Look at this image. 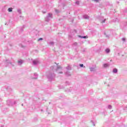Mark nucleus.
I'll use <instances>...</instances> for the list:
<instances>
[{"mask_svg": "<svg viewBox=\"0 0 127 127\" xmlns=\"http://www.w3.org/2000/svg\"><path fill=\"white\" fill-rule=\"evenodd\" d=\"M54 67L55 66H51V70L46 73L47 78L50 82H52L55 79V77H56V74L54 73Z\"/></svg>", "mask_w": 127, "mask_h": 127, "instance_id": "nucleus-1", "label": "nucleus"}, {"mask_svg": "<svg viewBox=\"0 0 127 127\" xmlns=\"http://www.w3.org/2000/svg\"><path fill=\"white\" fill-rule=\"evenodd\" d=\"M104 35H105L106 38H110L111 36V34H112V31L111 30H107L104 33Z\"/></svg>", "mask_w": 127, "mask_h": 127, "instance_id": "nucleus-2", "label": "nucleus"}, {"mask_svg": "<svg viewBox=\"0 0 127 127\" xmlns=\"http://www.w3.org/2000/svg\"><path fill=\"white\" fill-rule=\"evenodd\" d=\"M51 18H53L52 13H49L48 15L45 18V21L48 22V21H49Z\"/></svg>", "mask_w": 127, "mask_h": 127, "instance_id": "nucleus-3", "label": "nucleus"}, {"mask_svg": "<svg viewBox=\"0 0 127 127\" xmlns=\"http://www.w3.org/2000/svg\"><path fill=\"white\" fill-rule=\"evenodd\" d=\"M32 64H33V65L36 66V65H38V64H39V61L37 59L34 60L32 61Z\"/></svg>", "mask_w": 127, "mask_h": 127, "instance_id": "nucleus-4", "label": "nucleus"}, {"mask_svg": "<svg viewBox=\"0 0 127 127\" xmlns=\"http://www.w3.org/2000/svg\"><path fill=\"white\" fill-rule=\"evenodd\" d=\"M65 75L67 77H69V76H71V73L69 71V70H66V72H65Z\"/></svg>", "mask_w": 127, "mask_h": 127, "instance_id": "nucleus-5", "label": "nucleus"}, {"mask_svg": "<svg viewBox=\"0 0 127 127\" xmlns=\"http://www.w3.org/2000/svg\"><path fill=\"white\" fill-rule=\"evenodd\" d=\"M37 78H38V74L37 73H35L34 74L33 79H37Z\"/></svg>", "mask_w": 127, "mask_h": 127, "instance_id": "nucleus-6", "label": "nucleus"}, {"mask_svg": "<svg viewBox=\"0 0 127 127\" xmlns=\"http://www.w3.org/2000/svg\"><path fill=\"white\" fill-rule=\"evenodd\" d=\"M83 18H84V19H89V18H90V17L88 15H83Z\"/></svg>", "mask_w": 127, "mask_h": 127, "instance_id": "nucleus-7", "label": "nucleus"}, {"mask_svg": "<svg viewBox=\"0 0 127 127\" xmlns=\"http://www.w3.org/2000/svg\"><path fill=\"white\" fill-rule=\"evenodd\" d=\"M59 69H60L61 70H62V67H61L60 65H58L56 69V71L57 72L58 70H59Z\"/></svg>", "mask_w": 127, "mask_h": 127, "instance_id": "nucleus-8", "label": "nucleus"}, {"mask_svg": "<svg viewBox=\"0 0 127 127\" xmlns=\"http://www.w3.org/2000/svg\"><path fill=\"white\" fill-rule=\"evenodd\" d=\"M113 73H114V74H117V73H118V69L114 68L113 70Z\"/></svg>", "mask_w": 127, "mask_h": 127, "instance_id": "nucleus-9", "label": "nucleus"}, {"mask_svg": "<svg viewBox=\"0 0 127 127\" xmlns=\"http://www.w3.org/2000/svg\"><path fill=\"white\" fill-rule=\"evenodd\" d=\"M79 37H80V38H83L84 39H86V38H88V37H87V36H78Z\"/></svg>", "mask_w": 127, "mask_h": 127, "instance_id": "nucleus-10", "label": "nucleus"}, {"mask_svg": "<svg viewBox=\"0 0 127 127\" xmlns=\"http://www.w3.org/2000/svg\"><path fill=\"white\" fill-rule=\"evenodd\" d=\"M105 52L106 53H110V52H111V50H110V49L107 48L105 50Z\"/></svg>", "mask_w": 127, "mask_h": 127, "instance_id": "nucleus-11", "label": "nucleus"}, {"mask_svg": "<svg viewBox=\"0 0 127 127\" xmlns=\"http://www.w3.org/2000/svg\"><path fill=\"white\" fill-rule=\"evenodd\" d=\"M66 70H72V67H71L70 66H67L66 67Z\"/></svg>", "mask_w": 127, "mask_h": 127, "instance_id": "nucleus-12", "label": "nucleus"}, {"mask_svg": "<svg viewBox=\"0 0 127 127\" xmlns=\"http://www.w3.org/2000/svg\"><path fill=\"white\" fill-rule=\"evenodd\" d=\"M103 67H104V68H107V67H109V64H103Z\"/></svg>", "mask_w": 127, "mask_h": 127, "instance_id": "nucleus-13", "label": "nucleus"}, {"mask_svg": "<svg viewBox=\"0 0 127 127\" xmlns=\"http://www.w3.org/2000/svg\"><path fill=\"white\" fill-rule=\"evenodd\" d=\"M90 70L91 72H93L94 71H95V68L94 67H90Z\"/></svg>", "mask_w": 127, "mask_h": 127, "instance_id": "nucleus-14", "label": "nucleus"}, {"mask_svg": "<svg viewBox=\"0 0 127 127\" xmlns=\"http://www.w3.org/2000/svg\"><path fill=\"white\" fill-rule=\"evenodd\" d=\"M75 4H77V5H79V4H80V1L79 0L75 1Z\"/></svg>", "mask_w": 127, "mask_h": 127, "instance_id": "nucleus-15", "label": "nucleus"}, {"mask_svg": "<svg viewBox=\"0 0 127 127\" xmlns=\"http://www.w3.org/2000/svg\"><path fill=\"white\" fill-rule=\"evenodd\" d=\"M49 45H51V46L54 45V42H50L49 43Z\"/></svg>", "mask_w": 127, "mask_h": 127, "instance_id": "nucleus-16", "label": "nucleus"}, {"mask_svg": "<svg viewBox=\"0 0 127 127\" xmlns=\"http://www.w3.org/2000/svg\"><path fill=\"white\" fill-rule=\"evenodd\" d=\"M8 11H9V12H11V11H12V8H9L8 9Z\"/></svg>", "mask_w": 127, "mask_h": 127, "instance_id": "nucleus-17", "label": "nucleus"}, {"mask_svg": "<svg viewBox=\"0 0 127 127\" xmlns=\"http://www.w3.org/2000/svg\"><path fill=\"white\" fill-rule=\"evenodd\" d=\"M65 85L66 86H68V85H70V82L68 81L65 82Z\"/></svg>", "mask_w": 127, "mask_h": 127, "instance_id": "nucleus-18", "label": "nucleus"}, {"mask_svg": "<svg viewBox=\"0 0 127 127\" xmlns=\"http://www.w3.org/2000/svg\"><path fill=\"white\" fill-rule=\"evenodd\" d=\"M108 109L111 110V109H112V105H108Z\"/></svg>", "mask_w": 127, "mask_h": 127, "instance_id": "nucleus-19", "label": "nucleus"}, {"mask_svg": "<svg viewBox=\"0 0 127 127\" xmlns=\"http://www.w3.org/2000/svg\"><path fill=\"white\" fill-rule=\"evenodd\" d=\"M41 40H43V38H40L38 39V41H41Z\"/></svg>", "mask_w": 127, "mask_h": 127, "instance_id": "nucleus-20", "label": "nucleus"}, {"mask_svg": "<svg viewBox=\"0 0 127 127\" xmlns=\"http://www.w3.org/2000/svg\"><path fill=\"white\" fill-rule=\"evenodd\" d=\"M79 66L81 68H82V67H84V64H80Z\"/></svg>", "mask_w": 127, "mask_h": 127, "instance_id": "nucleus-21", "label": "nucleus"}, {"mask_svg": "<svg viewBox=\"0 0 127 127\" xmlns=\"http://www.w3.org/2000/svg\"><path fill=\"white\" fill-rule=\"evenodd\" d=\"M105 22H106V19H104L102 21V23H105Z\"/></svg>", "mask_w": 127, "mask_h": 127, "instance_id": "nucleus-22", "label": "nucleus"}, {"mask_svg": "<svg viewBox=\"0 0 127 127\" xmlns=\"http://www.w3.org/2000/svg\"><path fill=\"white\" fill-rule=\"evenodd\" d=\"M37 118H34V119H33V121H34V122H36L37 121Z\"/></svg>", "mask_w": 127, "mask_h": 127, "instance_id": "nucleus-23", "label": "nucleus"}, {"mask_svg": "<svg viewBox=\"0 0 127 127\" xmlns=\"http://www.w3.org/2000/svg\"><path fill=\"white\" fill-rule=\"evenodd\" d=\"M55 11H56V13H59V10H58V9H56V10H55Z\"/></svg>", "mask_w": 127, "mask_h": 127, "instance_id": "nucleus-24", "label": "nucleus"}, {"mask_svg": "<svg viewBox=\"0 0 127 127\" xmlns=\"http://www.w3.org/2000/svg\"><path fill=\"white\" fill-rule=\"evenodd\" d=\"M122 41L126 42V38H123L122 39Z\"/></svg>", "mask_w": 127, "mask_h": 127, "instance_id": "nucleus-25", "label": "nucleus"}, {"mask_svg": "<svg viewBox=\"0 0 127 127\" xmlns=\"http://www.w3.org/2000/svg\"><path fill=\"white\" fill-rule=\"evenodd\" d=\"M77 42H75V43H73V45L74 46H77Z\"/></svg>", "mask_w": 127, "mask_h": 127, "instance_id": "nucleus-26", "label": "nucleus"}, {"mask_svg": "<svg viewBox=\"0 0 127 127\" xmlns=\"http://www.w3.org/2000/svg\"><path fill=\"white\" fill-rule=\"evenodd\" d=\"M93 1H95V2H99V0H93Z\"/></svg>", "mask_w": 127, "mask_h": 127, "instance_id": "nucleus-27", "label": "nucleus"}, {"mask_svg": "<svg viewBox=\"0 0 127 127\" xmlns=\"http://www.w3.org/2000/svg\"><path fill=\"white\" fill-rule=\"evenodd\" d=\"M91 123H92L93 125L94 126H95V123H94V122H93V121H91Z\"/></svg>", "mask_w": 127, "mask_h": 127, "instance_id": "nucleus-28", "label": "nucleus"}, {"mask_svg": "<svg viewBox=\"0 0 127 127\" xmlns=\"http://www.w3.org/2000/svg\"><path fill=\"white\" fill-rule=\"evenodd\" d=\"M59 74H63V72L60 71V72H59Z\"/></svg>", "mask_w": 127, "mask_h": 127, "instance_id": "nucleus-29", "label": "nucleus"}, {"mask_svg": "<svg viewBox=\"0 0 127 127\" xmlns=\"http://www.w3.org/2000/svg\"><path fill=\"white\" fill-rule=\"evenodd\" d=\"M73 32H75V33H77V31H76V30H73Z\"/></svg>", "mask_w": 127, "mask_h": 127, "instance_id": "nucleus-30", "label": "nucleus"}, {"mask_svg": "<svg viewBox=\"0 0 127 127\" xmlns=\"http://www.w3.org/2000/svg\"><path fill=\"white\" fill-rule=\"evenodd\" d=\"M18 63H22V61H21V62H20V61H19V62H18Z\"/></svg>", "mask_w": 127, "mask_h": 127, "instance_id": "nucleus-31", "label": "nucleus"}, {"mask_svg": "<svg viewBox=\"0 0 127 127\" xmlns=\"http://www.w3.org/2000/svg\"><path fill=\"white\" fill-rule=\"evenodd\" d=\"M43 13L45 14V13H46V11H43Z\"/></svg>", "mask_w": 127, "mask_h": 127, "instance_id": "nucleus-32", "label": "nucleus"}, {"mask_svg": "<svg viewBox=\"0 0 127 127\" xmlns=\"http://www.w3.org/2000/svg\"><path fill=\"white\" fill-rule=\"evenodd\" d=\"M124 13L125 15H126V12L124 11Z\"/></svg>", "mask_w": 127, "mask_h": 127, "instance_id": "nucleus-33", "label": "nucleus"}, {"mask_svg": "<svg viewBox=\"0 0 127 127\" xmlns=\"http://www.w3.org/2000/svg\"><path fill=\"white\" fill-rule=\"evenodd\" d=\"M63 88H64V87L63 86L62 88H61V89H63Z\"/></svg>", "mask_w": 127, "mask_h": 127, "instance_id": "nucleus-34", "label": "nucleus"}, {"mask_svg": "<svg viewBox=\"0 0 127 127\" xmlns=\"http://www.w3.org/2000/svg\"><path fill=\"white\" fill-rule=\"evenodd\" d=\"M60 87H61V86L59 85V87L60 88Z\"/></svg>", "mask_w": 127, "mask_h": 127, "instance_id": "nucleus-35", "label": "nucleus"}, {"mask_svg": "<svg viewBox=\"0 0 127 127\" xmlns=\"http://www.w3.org/2000/svg\"><path fill=\"white\" fill-rule=\"evenodd\" d=\"M43 110H41V112H43Z\"/></svg>", "mask_w": 127, "mask_h": 127, "instance_id": "nucleus-36", "label": "nucleus"}, {"mask_svg": "<svg viewBox=\"0 0 127 127\" xmlns=\"http://www.w3.org/2000/svg\"><path fill=\"white\" fill-rule=\"evenodd\" d=\"M35 51L37 52V50H35Z\"/></svg>", "mask_w": 127, "mask_h": 127, "instance_id": "nucleus-37", "label": "nucleus"}, {"mask_svg": "<svg viewBox=\"0 0 127 127\" xmlns=\"http://www.w3.org/2000/svg\"><path fill=\"white\" fill-rule=\"evenodd\" d=\"M127 23V24H126V25H127V23Z\"/></svg>", "mask_w": 127, "mask_h": 127, "instance_id": "nucleus-38", "label": "nucleus"}, {"mask_svg": "<svg viewBox=\"0 0 127 127\" xmlns=\"http://www.w3.org/2000/svg\"><path fill=\"white\" fill-rule=\"evenodd\" d=\"M124 110H126V109H124Z\"/></svg>", "mask_w": 127, "mask_h": 127, "instance_id": "nucleus-39", "label": "nucleus"}]
</instances>
